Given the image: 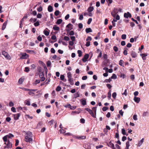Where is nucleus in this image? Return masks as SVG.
Returning <instances> with one entry per match:
<instances>
[{"instance_id":"f257e3e1","label":"nucleus","mask_w":149,"mask_h":149,"mask_svg":"<svg viewBox=\"0 0 149 149\" xmlns=\"http://www.w3.org/2000/svg\"><path fill=\"white\" fill-rule=\"evenodd\" d=\"M14 136V135L11 133H9L3 137V139L4 141H6L7 140L10 141V139H12Z\"/></svg>"},{"instance_id":"f03ea898","label":"nucleus","mask_w":149,"mask_h":149,"mask_svg":"<svg viewBox=\"0 0 149 149\" xmlns=\"http://www.w3.org/2000/svg\"><path fill=\"white\" fill-rule=\"evenodd\" d=\"M4 144L6 145L4 147V148H11L12 147V143L10 142V141L9 140H7L6 141H4Z\"/></svg>"},{"instance_id":"7ed1b4c3","label":"nucleus","mask_w":149,"mask_h":149,"mask_svg":"<svg viewBox=\"0 0 149 149\" xmlns=\"http://www.w3.org/2000/svg\"><path fill=\"white\" fill-rule=\"evenodd\" d=\"M118 13V9L116 8H114L112 12H111V15L113 17H115L116 16V15Z\"/></svg>"},{"instance_id":"20e7f679","label":"nucleus","mask_w":149,"mask_h":149,"mask_svg":"<svg viewBox=\"0 0 149 149\" xmlns=\"http://www.w3.org/2000/svg\"><path fill=\"white\" fill-rule=\"evenodd\" d=\"M2 54L3 55L5 58L8 60H10L11 57L8 54L7 52H6L4 51H3L2 52Z\"/></svg>"},{"instance_id":"39448f33","label":"nucleus","mask_w":149,"mask_h":149,"mask_svg":"<svg viewBox=\"0 0 149 149\" xmlns=\"http://www.w3.org/2000/svg\"><path fill=\"white\" fill-rule=\"evenodd\" d=\"M73 25L70 23L68 25H67L66 26V31H67V32H68L70 31V30H71L72 29V26Z\"/></svg>"},{"instance_id":"423d86ee","label":"nucleus","mask_w":149,"mask_h":149,"mask_svg":"<svg viewBox=\"0 0 149 149\" xmlns=\"http://www.w3.org/2000/svg\"><path fill=\"white\" fill-rule=\"evenodd\" d=\"M85 110L88 111L92 116L95 117V116L92 110L88 108H85Z\"/></svg>"},{"instance_id":"0eeeda50","label":"nucleus","mask_w":149,"mask_h":149,"mask_svg":"<svg viewBox=\"0 0 149 149\" xmlns=\"http://www.w3.org/2000/svg\"><path fill=\"white\" fill-rule=\"evenodd\" d=\"M25 139V141L27 142H30L32 141L33 140V139L31 137H29L28 136H26Z\"/></svg>"},{"instance_id":"6e6552de","label":"nucleus","mask_w":149,"mask_h":149,"mask_svg":"<svg viewBox=\"0 0 149 149\" xmlns=\"http://www.w3.org/2000/svg\"><path fill=\"white\" fill-rule=\"evenodd\" d=\"M29 57V55L26 53L22 54V56L20 57V59H26Z\"/></svg>"},{"instance_id":"1a4fd4ad","label":"nucleus","mask_w":149,"mask_h":149,"mask_svg":"<svg viewBox=\"0 0 149 149\" xmlns=\"http://www.w3.org/2000/svg\"><path fill=\"white\" fill-rule=\"evenodd\" d=\"M89 57V55L88 54H87L85 55L84 56L83 58H82V60L84 62H85L87 61V60Z\"/></svg>"},{"instance_id":"9d476101","label":"nucleus","mask_w":149,"mask_h":149,"mask_svg":"<svg viewBox=\"0 0 149 149\" xmlns=\"http://www.w3.org/2000/svg\"><path fill=\"white\" fill-rule=\"evenodd\" d=\"M124 16L126 18H130L132 17V15L129 12H127V13H124Z\"/></svg>"},{"instance_id":"9b49d317","label":"nucleus","mask_w":149,"mask_h":149,"mask_svg":"<svg viewBox=\"0 0 149 149\" xmlns=\"http://www.w3.org/2000/svg\"><path fill=\"white\" fill-rule=\"evenodd\" d=\"M132 58H135L137 56V54L136 52L133 51H132L130 52Z\"/></svg>"},{"instance_id":"f8f14e48","label":"nucleus","mask_w":149,"mask_h":149,"mask_svg":"<svg viewBox=\"0 0 149 149\" xmlns=\"http://www.w3.org/2000/svg\"><path fill=\"white\" fill-rule=\"evenodd\" d=\"M107 145L108 146L111 148L112 149L115 148L114 144L111 143V141H110Z\"/></svg>"},{"instance_id":"ddd939ff","label":"nucleus","mask_w":149,"mask_h":149,"mask_svg":"<svg viewBox=\"0 0 149 149\" xmlns=\"http://www.w3.org/2000/svg\"><path fill=\"white\" fill-rule=\"evenodd\" d=\"M7 23V21H6L2 26V30H3L6 28Z\"/></svg>"},{"instance_id":"4468645a","label":"nucleus","mask_w":149,"mask_h":149,"mask_svg":"<svg viewBox=\"0 0 149 149\" xmlns=\"http://www.w3.org/2000/svg\"><path fill=\"white\" fill-rule=\"evenodd\" d=\"M140 55L141 56L143 59L145 60L146 59V56H147L148 55L147 54H141Z\"/></svg>"},{"instance_id":"2eb2a0df","label":"nucleus","mask_w":149,"mask_h":149,"mask_svg":"<svg viewBox=\"0 0 149 149\" xmlns=\"http://www.w3.org/2000/svg\"><path fill=\"white\" fill-rule=\"evenodd\" d=\"M75 138L76 139H84L86 138V136H76Z\"/></svg>"},{"instance_id":"dca6fc26","label":"nucleus","mask_w":149,"mask_h":149,"mask_svg":"<svg viewBox=\"0 0 149 149\" xmlns=\"http://www.w3.org/2000/svg\"><path fill=\"white\" fill-rule=\"evenodd\" d=\"M25 78L24 77H22L19 79V84L22 83L24 80Z\"/></svg>"},{"instance_id":"f3484780","label":"nucleus","mask_w":149,"mask_h":149,"mask_svg":"<svg viewBox=\"0 0 149 149\" xmlns=\"http://www.w3.org/2000/svg\"><path fill=\"white\" fill-rule=\"evenodd\" d=\"M72 74L70 72H69L67 73V77L68 78V80L72 79Z\"/></svg>"},{"instance_id":"a211bd4d","label":"nucleus","mask_w":149,"mask_h":149,"mask_svg":"<svg viewBox=\"0 0 149 149\" xmlns=\"http://www.w3.org/2000/svg\"><path fill=\"white\" fill-rule=\"evenodd\" d=\"M134 100L135 102L138 103L140 102V98L139 97H135L134 98Z\"/></svg>"},{"instance_id":"6ab92c4d","label":"nucleus","mask_w":149,"mask_h":149,"mask_svg":"<svg viewBox=\"0 0 149 149\" xmlns=\"http://www.w3.org/2000/svg\"><path fill=\"white\" fill-rule=\"evenodd\" d=\"M48 10L49 12H51L53 11V8L52 6L49 5L48 7Z\"/></svg>"},{"instance_id":"aec40b11","label":"nucleus","mask_w":149,"mask_h":149,"mask_svg":"<svg viewBox=\"0 0 149 149\" xmlns=\"http://www.w3.org/2000/svg\"><path fill=\"white\" fill-rule=\"evenodd\" d=\"M26 136H28L31 137H32L33 136L32 133L30 131L27 132L26 134Z\"/></svg>"},{"instance_id":"412c9836","label":"nucleus","mask_w":149,"mask_h":149,"mask_svg":"<svg viewBox=\"0 0 149 149\" xmlns=\"http://www.w3.org/2000/svg\"><path fill=\"white\" fill-rule=\"evenodd\" d=\"M85 31L86 33H88L89 32H92V31L90 28H86Z\"/></svg>"},{"instance_id":"4be33fe9","label":"nucleus","mask_w":149,"mask_h":149,"mask_svg":"<svg viewBox=\"0 0 149 149\" xmlns=\"http://www.w3.org/2000/svg\"><path fill=\"white\" fill-rule=\"evenodd\" d=\"M53 29L54 30L59 31V28L58 26H57L56 25H55L53 26Z\"/></svg>"},{"instance_id":"5701e85b","label":"nucleus","mask_w":149,"mask_h":149,"mask_svg":"<svg viewBox=\"0 0 149 149\" xmlns=\"http://www.w3.org/2000/svg\"><path fill=\"white\" fill-rule=\"evenodd\" d=\"M14 118L15 120H17L19 118V113L14 114L13 115Z\"/></svg>"},{"instance_id":"b1692460","label":"nucleus","mask_w":149,"mask_h":149,"mask_svg":"<svg viewBox=\"0 0 149 149\" xmlns=\"http://www.w3.org/2000/svg\"><path fill=\"white\" fill-rule=\"evenodd\" d=\"M124 63V62L123 60H121L119 62V65L120 66L124 67V66L123 65V63Z\"/></svg>"},{"instance_id":"393cba45","label":"nucleus","mask_w":149,"mask_h":149,"mask_svg":"<svg viewBox=\"0 0 149 149\" xmlns=\"http://www.w3.org/2000/svg\"><path fill=\"white\" fill-rule=\"evenodd\" d=\"M62 20L61 19H59L57 20L56 23L57 24H59L62 23Z\"/></svg>"},{"instance_id":"a878e982","label":"nucleus","mask_w":149,"mask_h":149,"mask_svg":"<svg viewBox=\"0 0 149 149\" xmlns=\"http://www.w3.org/2000/svg\"><path fill=\"white\" fill-rule=\"evenodd\" d=\"M23 89L24 90L27 91H33L35 92L36 91V90H35V89H27V88H24Z\"/></svg>"},{"instance_id":"bb28decb","label":"nucleus","mask_w":149,"mask_h":149,"mask_svg":"<svg viewBox=\"0 0 149 149\" xmlns=\"http://www.w3.org/2000/svg\"><path fill=\"white\" fill-rule=\"evenodd\" d=\"M43 33L46 36H48L49 33V32L47 30H44Z\"/></svg>"},{"instance_id":"cd10ccee","label":"nucleus","mask_w":149,"mask_h":149,"mask_svg":"<svg viewBox=\"0 0 149 149\" xmlns=\"http://www.w3.org/2000/svg\"><path fill=\"white\" fill-rule=\"evenodd\" d=\"M94 9L93 7L90 6L89 7L88 9V11L89 12H92Z\"/></svg>"},{"instance_id":"c85d7f7f","label":"nucleus","mask_w":149,"mask_h":149,"mask_svg":"<svg viewBox=\"0 0 149 149\" xmlns=\"http://www.w3.org/2000/svg\"><path fill=\"white\" fill-rule=\"evenodd\" d=\"M37 19L35 18H31L30 19V21L31 22H35L37 21Z\"/></svg>"},{"instance_id":"c756f323","label":"nucleus","mask_w":149,"mask_h":149,"mask_svg":"<svg viewBox=\"0 0 149 149\" xmlns=\"http://www.w3.org/2000/svg\"><path fill=\"white\" fill-rule=\"evenodd\" d=\"M122 133L123 135H126V136H127L128 135V134H126L125 130L124 128L122 129Z\"/></svg>"},{"instance_id":"7c9ffc66","label":"nucleus","mask_w":149,"mask_h":149,"mask_svg":"<svg viewBox=\"0 0 149 149\" xmlns=\"http://www.w3.org/2000/svg\"><path fill=\"white\" fill-rule=\"evenodd\" d=\"M77 53L78 54V56L80 57L82 55V52L80 50H78L77 51Z\"/></svg>"},{"instance_id":"2f4dec72","label":"nucleus","mask_w":149,"mask_h":149,"mask_svg":"<svg viewBox=\"0 0 149 149\" xmlns=\"http://www.w3.org/2000/svg\"><path fill=\"white\" fill-rule=\"evenodd\" d=\"M68 81L71 85H73L74 84V81L72 79L68 80Z\"/></svg>"},{"instance_id":"473e14b6","label":"nucleus","mask_w":149,"mask_h":149,"mask_svg":"<svg viewBox=\"0 0 149 149\" xmlns=\"http://www.w3.org/2000/svg\"><path fill=\"white\" fill-rule=\"evenodd\" d=\"M26 104L28 106H30V100H27L25 101Z\"/></svg>"},{"instance_id":"72a5a7b5","label":"nucleus","mask_w":149,"mask_h":149,"mask_svg":"<svg viewBox=\"0 0 149 149\" xmlns=\"http://www.w3.org/2000/svg\"><path fill=\"white\" fill-rule=\"evenodd\" d=\"M117 78V76L114 74H112V75L111 76V79H116Z\"/></svg>"},{"instance_id":"f704fd0d","label":"nucleus","mask_w":149,"mask_h":149,"mask_svg":"<svg viewBox=\"0 0 149 149\" xmlns=\"http://www.w3.org/2000/svg\"><path fill=\"white\" fill-rule=\"evenodd\" d=\"M74 97L75 98H76L77 97H79V94L78 93H76L74 94Z\"/></svg>"},{"instance_id":"c9c22d12","label":"nucleus","mask_w":149,"mask_h":149,"mask_svg":"<svg viewBox=\"0 0 149 149\" xmlns=\"http://www.w3.org/2000/svg\"><path fill=\"white\" fill-rule=\"evenodd\" d=\"M29 71V69L28 67H26L24 68V71L25 72H28Z\"/></svg>"},{"instance_id":"e433bc0d","label":"nucleus","mask_w":149,"mask_h":149,"mask_svg":"<svg viewBox=\"0 0 149 149\" xmlns=\"http://www.w3.org/2000/svg\"><path fill=\"white\" fill-rule=\"evenodd\" d=\"M96 108H97L96 107H94L92 108V110L93 112L95 113V114H96Z\"/></svg>"},{"instance_id":"4c0bfd02","label":"nucleus","mask_w":149,"mask_h":149,"mask_svg":"<svg viewBox=\"0 0 149 149\" xmlns=\"http://www.w3.org/2000/svg\"><path fill=\"white\" fill-rule=\"evenodd\" d=\"M61 89V87L60 86H58L56 88V90L57 91H59Z\"/></svg>"},{"instance_id":"58836bf2","label":"nucleus","mask_w":149,"mask_h":149,"mask_svg":"<svg viewBox=\"0 0 149 149\" xmlns=\"http://www.w3.org/2000/svg\"><path fill=\"white\" fill-rule=\"evenodd\" d=\"M82 104L83 105H85L86 104V101L85 100H82L81 101Z\"/></svg>"},{"instance_id":"ea45409f","label":"nucleus","mask_w":149,"mask_h":149,"mask_svg":"<svg viewBox=\"0 0 149 149\" xmlns=\"http://www.w3.org/2000/svg\"><path fill=\"white\" fill-rule=\"evenodd\" d=\"M63 39L66 41H68L70 40V38L68 36H65Z\"/></svg>"},{"instance_id":"a19ab883","label":"nucleus","mask_w":149,"mask_h":149,"mask_svg":"<svg viewBox=\"0 0 149 149\" xmlns=\"http://www.w3.org/2000/svg\"><path fill=\"white\" fill-rule=\"evenodd\" d=\"M111 81V78H109V79H106L104 80V82H110Z\"/></svg>"},{"instance_id":"79ce46f5","label":"nucleus","mask_w":149,"mask_h":149,"mask_svg":"<svg viewBox=\"0 0 149 149\" xmlns=\"http://www.w3.org/2000/svg\"><path fill=\"white\" fill-rule=\"evenodd\" d=\"M126 35L125 34H123L121 36V38L123 40H125L126 39Z\"/></svg>"},{"instance_id":"37998d69","label":"nucleus","mask_w":149,"mask_h":149,"mask_svg":"<svg viewBox=\"0 0 149 149\" xmlns=\"http://www.w3.org/2000/svg\"><path fill=\"white\" fill-rule=\"evenodd\" d=\"M109 109L108 107H104L102 108V110L103 111H106L108 109Z\"/></svg>"},{"instance_id":"c03bdc74","label":"nucleus","mask_w":149,"mask_h":149,"mask_svg":"<svg viewBox=\"0 0 149 149\" xmlns=\"http://www.w3.org/2000/svg\"><path fill=\"white\" fill-rule=\"evenodd\" d=\"M103 57L104 59L106 60L108 58L107 55V54H104Z\"/></svg>"},{"instance_id":"a18cd8bd","label":"nucleus","mask_w":149,"mask_h":149,"mask_svg":"<svg viewBox=\"0 0 149 149\" xmlns=\"http://www.w3.org/2000/svg\"><path fill=\"white\" fill-rule=\"evenodd\" d=\"M116 92H114L112 94V97L114 99H115L116 97Z\"/></svg>"},{"instance_id":"49530a36","label":"nucleus","mask_w":149,"mask_h":149,"mask_svg":"<svg viewBox=\"0 0 149 149\" xmlns=\"http://www.w3.org/2000/svg\"><path fill=\"white\" fill-rule=\"evenodd\" d=\"M59 10H56L54 13V15L56 16H57L59 15Z\"/></svg>"},{"instance_id":"de8ad7c7","label":"nucleus","mask_w":149,"mask_h":149,"mask_svg":"<svg viewBox=\"0 0 149 149\" xmlns=\"http://www.w3.org/2000/svg\"><path fill=\"white\" fill-rule=\"evenodd\" d=\"M38 11L40 12L42 10V8L41 6H40L37 9Z\"/></svg>"},{"instance_id":"09e8293b","label":"nucleus","mask_w":149,"mask_h":149,"mask_svg":"<svg viewBox=\"0 0 149 149\" xmlns=\"http://www.w3.org/2000/svg\"><path fill=\"white\" fill-rule=\"evenodd\" d=\"M92 19L91 18H90L88 19L87 22V24H91V22L92 21Z\"/></svg>"},{"instance_id":"8fccbe9b","label":"nucleus","mask_w":149,"mask_h":149,"mask_svg":"<svg viewBox=\"0 0 149 149\" xmlns=\"http://www.w3.org/2000/svg\"><path fill=\"white\" fill-rule=\"evenodd\" d=\"M107 94H108L107 97L109 98V100L111 99V93H110V92H108Z\"/></svg>"},{"instance_id":"3c124183","label":"nucleus","mask_w":149,"mask_h":149,"mask_svg":"<svg viewBox=\"0 0 149 149\" xmlns=\"http://www.w3.org/2000/svg\"><path fill=\"white\" fill-rule=\"evenodd\" d=\"M115 138L119 139V134L118 132L116 133L115 136Z\"/></svg>"},{"instance_id":"603ef678","label":"nucleus","mask_w":149,"mask_h":149,"mask_svg":"<svg viewBox=\"0 0 149 149\" xmlns=\"http://www.w3.org/2000/svg\"><path fill=\"white\" fill-rule=\"evenodd\" d=\"M122 94L123 95H125V96H126L127 95V89H126L125 90L124 93H122Z\"/></svg>"},{"instance_id":"864d4df0","label":"nucleus","mask_w":149,"mask_h":149,"mask_svg":"<svg viewBox=\"0 0 149 149\" xmlns=\"http://www.w3.org/2000/svg\"><path fill=\"white\" fill-rule=\"evenodd\" d=\"M70 38H71V40H72V41L74 42L75 40V38L74 36H71Z\"/></svg>"},{"instance_id":"5fc2aeb1","label":"nucleus","mask_w":149,"mask_h":149,"mask_svg":"<svg viewBox=\"0 0 149 149\" xmlns=\"http://www.w3.org/2000/svg\"><path fill=\"white\" fill-rule=\"evenodd\" d=\"M113 50L115 52H117L118 51V47L116 46H115L113 47Z\"/></svg>"},{"instance_id":"6e6d98bb","label":"nucleus","mask_w":149,"mask_h":149,"mask_svg":"<svg viewBox=\"0 0 149 149\" xmlns=\"http://www.w3.org/2000/svg\"><path fill=\"white\" fill-rule=\"evenodd\" d=\"M70 32L69 35L70 36H73L74 34V33L73 31H71Z\"/></svg>"},{"instance_id":"4d7b16f0","label":"nucleus","mask_w":149,"mask_h":149,"mask_svg":"<svg viewBox=\"0 0 149 149\" xmlns=\"http://www.w3.org/2000/svg\"><path fill=\"white\" fill-rule=\"evenodd\" d=\"M148 112H143V117L146 116H147V114H148Z\"/></svg>"},{"instance_id":"13d9d810","label":"nucleus","mask_w":149,"mask_h":149,"mask_svg":"<svg viewBox=\"0 0 149 149\" xmlns=\"http://www.w3.org/2000/svg\"><path fill=\"white\" fill-rule=\"evenodd\" d=\"M106 86L109 89H111L112 87V86L110 84H107Z\"/></svg>"},{"instance_id":"bf43d9fd","label":"nucleus","mask_w":149,"mask_h":149,"mask_svg":"<svg viewBox=\"0 0 149 149\" xmlns=\"http://www.w3.org/2000/svg\"><path fill=\"white\" fill-rule=\"evenodd\" d=\"M37 17L38 18H40L42 17V15L40 13H38Z\"/></svg>"},{"instance_id":"052dcab7","label":"nucleus","mask_w":149,"mask_h":149,"mask_svg":"<svg viewBox=\"0 0 149 149\" xmlns=\"http://www.w3.org/2000/svg\"><path fill=\"white\" fill-rule=\"evenodd\" d=\"M79 28L80 29H81L83 27V24L81 23H80L78 24Z\"/></svg>"},{"instance_id":"680f3d73","label":"nucleus","mask_w":149,"mask_h":149,"mask_svg":"<svg viewBox=\"0 0 149 149\" xmlns=\"http://www.w3.org/2000/svg\"><path fill=\"white\" fill-rule=\"evenodd\" d=\"M86 47H88L90 45V41H87L86 44Z\"/></svg>"},{"instance_id":"e2e57ef3","label":"nucleus","mask_w":149,"mask_h":149,"mask_svg":"<svg viewBox=\"0 0 149 149\" xmlns=\"http://www.w3.org/2000/svg\"><path fill=\"white\" fill-rule=\"evenodd\" d=\"M37 39L39 41H42V37L41 36H38V37H37Z\"/></svg>"},{"instance_id":"0e129e2a","label":"nucleus","mask_w":149,"mask_h":149,"mask_svg":"<svg viewBox=\"0 0 149 149\" xmlns=\"http://www.w3.org/2000/svg\"><path fill=\"white\" fill-rule=\"evenodd\" d=\"M65 77L64 75L61 74L60 75V79L61 80H63L64 79Z\"/></svg>"},{"instance_id":"69168bd1","label":"nucleus","mask_w":149,"mask_h":149,"mask_svg":"<svg viewBox=\"0 0 149 149\" xmlns=\"http://www.w3.org/2000/svg\"><path fill=\"white\" fill-rule=\"evenodd\" d=\"M80 122L82 123H84L85 122V120L84 118H81L80 120Z\"/></svg>"},{"instance_id":"338daca9","label":"nucleus","mask_w":149,"mask_h":149,"mask_svg":"<svg viewBox=\"0 0 149 149\" xmlns=\"http://www.w3.org/2000/svg\"><path fill=\"white\" fill-rule=\"evenodd\" d=\"M51 52L52 53L54 54L55 52V51L53 48H52L51 49Z\"/></svg>"},{"instance_id":"774afa93","label":"nucleus","mask_w":149,"mask_h":149,"mask_svg":"<svg viewBox=\"0 0 149 149\" xmlns=\"http://www.w3.org/2000/svg\"><path fill=\"white\" fill-rule=\"evenodd\" d=\"M54 122V120H52L50 121H49L48 122V123L50 125H51L53 123V122Z\"/></svg>"}]
</instances>
